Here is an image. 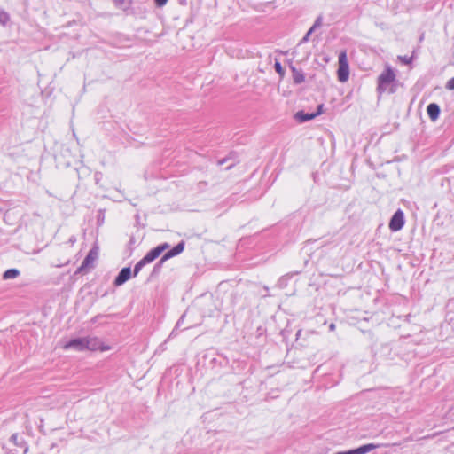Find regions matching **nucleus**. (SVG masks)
<instances>
[{
    "label": "nucleus",
    "mask_w": 454,
    "mask_h": 454,
    "mask_svg": "<svg viewBox=\"0 0 454 454\" xmlns=\"http://www.w3.org/2000/svg\"><path fill=\"white\" fill-rule=\"evenodd\" d=\"M62 348L65 350L73 349L75 351L84 350H109V346L103 345L96 338H76L69 341L63 342Z\"/></svg>",
    "instance_id": "obj_1"
},
{
    "label": "nucleus",
    "mask_w": 454,
    "mask_h": 454,
    "mask_svg": "<svg viewBox=\"0 0 454 454\" xmlns=\"http://www.w3.org/2000/svg\"><path fill=\"white\" fill-rule=\"evenodd\" d=\"M168 243H164L162 245H160L156 247H154L153 249H152L151 251H149L145 255V257L140 260L134 267V276H137L138 274V272L141 270V269L147 263H150L152 262H153L156 258H158L160 254L166 250L167 248H168Z\"/></svg>",
    "instance_id": "obj_2"
},
{
    "label": "nucleus",
    "mask_w": 454,
    "mask_h": 454,
    "mask_svg": "<svg viewBox=\"0 0 454 454\" xmlns=\"http://www.w3.org/2000/svg\"><path fill=\"white\" fill-rule=\"evenodd\" d=\"M337 75H338V80L340 82H345L348 80L349 66H348L346 51H341L339 54Z\"/></svg>",
    "instance_id": "obj_3"
},
{
    "label": "nucleus",
    "mask_w": 454,
    "mask_h": 454,
    "mask_svg": "<svg viewBox=\"0 0 454 454\" xmlns=\"http://www.w3.org/2000/svg\"><path fill=\"white\" fill-rule=\"evenodd\" d=\"M395 74L390 67H387L386 70L379 76L378 79V89L383 91L386 86L389 85L395 81Z\"/></svg>",
    "instance_id": "obj_4"
},
{
    "label": "nucleus",
    "mask_w": 454,
    "mask_h": 454,
    "mask_svg": "<svg viewBox=\"0 0 454 454\" xmlns=\"http://www.w3.org/2000/svg\"><path fill=\"white\" fill-rule=\"evenodd\" d=\"M404 225V215L402 210H397L389 222V229L392 231H400Z\"/></svg>",
    "instance_id": "obj_5"
},
{
    "label": "nucleus",
    "mask_w": 454,
    "mask_h": 454,
    "mask_svg": "<svg viewBox=\"0 0 454 454\" xmlns=\"http://www.w3.org/2000/svg\"><path fill=\"white\" fill-rule=\"evenodd\" d=\"M131 277V270L129 267L121 269L114 280L115 286H121L128 281Z\"/></svg>",
    "instance_id": "obj_6"
},
{
    "label": "nucleus",
    "mask_w": 454,
    "mask_h": 454,
    "mask_svg": "<svg viewBox=\"0 0 454 454\" xmlns=\"http://www.w3.org/2000/svg\"><path fill=\"white\" fill-rule=\"evenodd\" d=\"M184 249V242L178 243L175 247H173L171 250H169L168 253H166L161 261L164 262L171 257H174L179 254H181Z\"/></svg>",
    "instance_id": "obj_7"
},
{
    "label": "nucleus",
    "mask_w": 454,
    "mask_h": 454,
    "mask_svg": "<svg viewBox=\"0 0 454 454\" xmlns=\"http://www.w3.org/2000/svg\"><path fill=\"white\" fill-rule=\"evenodd\" d=\"M427 112L431 121H435L440 115V107L435 103H431L427 107Z\"/></svg>",
    "instance_id": "obj_8"
},
{
    "label": "nucleus",
    "mask_w": 454,
    "mask_h": 454,
    "mask_svg": "<svg viewBox=\"0 0 454 454\" xmlns=\"http://www.w3.org/2000/svg\"><path fill=\"white\" fill-rule=\"evenodd\" d=\"M98 253L95 250H90L87 256L85 257L84 261L82 263V266L80 267L79 270H82L83 269L89 267L93 262L97 259Z\"/></svg>",
    "instance_id": "obj_9"
},
{
    "label": "nucleus",
    "mask_w": 454,
    "mask_h": 454,
    "mask_svg": "<svg viewBox=\"0 0 454 454\" xmlns=\"http://www.w3.org/2000/svg\"><path fill=\"white\" fill-rule=\"evenodd\" d=\"M291 69H292V77H293L294 83L300 84L305 81V76L301 70L295 68L294 67H292Z\"/></svg>",
    "instance_id": "obj_10"
},
{
    "label": "nucleus",
    "mask_w": 454,
    "mask_h": 454,
    "mask_svg": "<svg viewBox=\"0 0 454 454\" xmlns=\"http://www.w3.org/2000/svg\"><path fill=\"white\" fill-rule=\"evenodd\" d=\"M20 272L18 270L16 269H10V270H7L4 273V279H12V278H15L19 276Z\"/></svg>",
    "instance_id": "obj_11"
},
{
    "label": "nucleus",
    "mask_w": 454,
    "mask_h": 454,
    "mask_svg": "<svg viewBox=\"0 0 454 454\" xmlns=\"http://www.w3.org/2000/svg\"><path fill=\"white\" fill-rule=\"evenodd\" d=\"M9 20H10V17L7 12H0V23L2 25H4V26L6 25L8 23Z\"/></svg>",
    "instance_id": "obj_12"
},
{
    "label": "nucleus",
    "mask_w": 454,
    "mask_h": 454,
    "mask_svg": "<svg viewBox=\"0 0 454 454\" xmlns=\"http://www.w3.org/2000/svg\"><path fill=\"white\" fill-rule=\"evenodd\" d=\"M274 67H275V70L276 72L281 76L283 77L284 74H285V71H284V68L282 67L281 64L278 62V61H276L275 62V65H274Z\"/></svg>",
    "instance_id": "obj_13"
},
{
    "label": "nucleus",
    "mask_w": 454,
    "mask_h": 454,
    "mask_svg": "<svg viewBox=\"0 0 454 454\" xmlns=\"http://www.w3.org/2000/svg\"><path fill=\"white\" fill-rule=\"evenodd\" d=\"M322 20L323 19L321 16L317 17L310 29L315 31L317 28L320 27L322 26Z\"/></svg>",
    "instance_id": "obj_14"
},
{
    "label": "nucleus",
    "mask_w": 454,
    "mask_h": 454,
    "mask_svg": "<svg viewBox=\"0 0 454 454\" xmlns=\"http://www.w3.org/2000/svg\"><path fill=\"white\" fill-rule=\"evenodd\" d=\"M399 59L404 64H411L412 61V57L408 56H399Z\"/></svg>",
    "instance_id": "obj_15"
},
{
    "label": "nucleus",
    "mask_w": 454,
    "mask_h": 454,
    "mask_svg": "<svg viewBox=\"0 0 454 454\" xmlns=\"http://www.w3.org/2000/svg\"><path fill=\"white\" fill-rule=\"evenodd\" d=\"M314 31L311 30L310 28L309 29V31L306 33V35L303 36V38L301 39V43H307L309 42V36L310 35L313 33Z\"/></svg>",
    "instance_id": "obj_16"
},
{
    "label": "nucleus",
    "mask_w": 454,
    "mask_h": 454,
    "mask_svg": "<svg viewBox=\"0 0 454 454\" xmlns=\"http://www.w3.org/2000/svg\"><path fill=\"white\" fill-rule=\"evenodd\" d=\"M446 88L448 90H454V77L448 81Z\"/></svg>",
    "instance_id": "obj_17"
},
{
    "label": "nucleus",
    "mask_w": 454,
    "mask_h": 454,
    "mask_svg": "<svg viewBox=\"0 0 454 454\" xmlns=\"http://www.w3.org/2000/svg\"><path fill=\"white\" fill-rule=\"evenodd\" d=\"M168 0H155V4L159 7H162L167 4Z\"/></svg>",
    "instance_id": "obj_18"
},
{
    "label": "nucleus",
    "mask_w": 454,
    "mask_h": 454,
    "mask_svg": "<svg viewBox=\"0 0 454 454\" xmlns=\"http://www.w3.org/2000/svg\"><path fill=\"white\" fill-rule=\"evenodd\" d=\"M316 116V114H305L301 117V121H308V120H311L313 119L314 117Z\"/></svg>",
    "instance_id": "obj_19"
},
{
    "label": "nucleus",
    "mask_w": 454,
    "mask_h": 454,
    "mask_svg": "<svg viewBox=\"0 0 454 454\" xmlns=\"http://www.w3.org/2000/svg\"><path fill=\"white\" fill-rule=\"evenodd\" d=\"M335 329V325L334 324H331L330 325V330L333 331Z\"/></svg>",
    "instance_id": "obj_20"
}]
</instances>
